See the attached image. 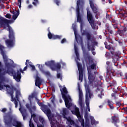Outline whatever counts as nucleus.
<instances>
[{
  "label": "nucleus",
  "mask_w": 127,
  "mask_h": 127,
  "mask_svg": "<svg viewBox=\"0 0 127 127\" xmlns=\"http://www.w3.org/2000/svg\"><path fill=\"white\" fill-rule=\"evenodd\" d=\"M18 15H19V9L17 11V13L16 14H14L12 15V19L14 20H15V19H16V18H17V17H18Z\"/></svg>",
  "instance_id": "nucleus-33"
},
{
  "label": "nucleus",
  "mask_w": 127,
  "mask_h": 127,
  "mask_svg": "<svg viewBox=\"0 0 127 127\" xmlns=\"http://www.w3.org/2000/svg\"><path fill=\"white\" fill-rule=\"evenodd\" d=\"M88 69V78L89 81V84L90 86H92L93 88H96L95 89V92L96 93H99V91H100V88L101 86L99 85V83L96 81V75L92 73V72H89V68Z\"/></svg>",
  "instance_id": "nucleus-4"
},
{
  "label": "nucleus",
  "mask_w": 127,
  "mask_h": 127,
  "mask_svg": "<svg viewBox=\"0 0 127 127\" xmlns=\"http://www.w3.org/2000/svg\"><path fill=\"white\" fill-rule=\"evenodd\" d=\"M10 20H7V19H2L1 21L0 27H3V29H5L6 27H8V34H15L13 29L10 25H9V23Z\"/></svg>",
  "instance_id": "nucleus-7"
},
{
  "label": "nucleus",
  "mask_w": 127,
  "mask_h": 127,
  "mask_svg": "<svg viewBox=\"0 0 127 127\" xmlns=\"http://www.w3.org/2000/svg\"><path fill=\"white\" fill-rule=\"evenodd\" d=\"M39 68L40 69V70L41 71V73L45 75L46 76H50L51 74L50 72L49 71H46L45 70H44V68H43V65L38 64Z\"/></svg>",
  "instance_id": "nucleus-23"
},
{
  "label": "nucleus",
  "mask_w": 127,
  "mask_h": 127,
  "mask_svg": "<svg viewBox=\"0 0 127 127\" xmlns=\"http://www.w3.org/2000/svg\"><path fill=\"white\" fill-rule=\"evenodd\" d=\"M105 48L110 51V53L112 54V56H115V55H116V52H115L116 49H115V48L111 47V45H108L105 46Z\"/></svg>",
  "instance_id": "nucleus-24"
},
{
  "label": "nucleus",
  "mask_w": 127,
  "mask_h": 127,
  "mask_svg": "<svg viewBox=\"0 0 127 127\" xmlns=\"http://www.w3.org/2000/svg\"><path fill=\"white\" fill-rule=\"evenodd\" d=\"M106 65H107L106 69H112L113 64H112V62L110 61H107L106 62Z\"/></svg>",
  "instance_id": "nucleus-32"
},
{
  "label": "nucleus",
  "mask_w": 127,
  "mask_h": 127,
  "mask_svg": "<svg viewBox=\"0 0 127 127\" xmlns=\"http://www.w3.org/2000/svg\"><path fill=\"white\" fill-rule=\"evenodd\" d=\"M48 37L49 39H54V40H56V39H61L62 38V36H60L59 35H54L52 34V33H48Z\"/></svg>",
  "instance_id": "nucleus-18"
},
{
  "label": "nucleus",
  "mask_w": 127,
  "mask_h": 127,
  "mask_svg": "<svg viewBox=\"0 0 127 127\" xmlns=\"http://www.w3.org/2000/svg\"><path fill=\"white\" fill-rule=\"evenodd\" d=\"M72 113L73 115H75V116L77 117L79 121L81 122L82 127H84V125L85 124V121L84 119H83V118L81 117V115H80V111H79V108L76 107L75 108V110L72 111Z\"/></svg>",
  "instance_id": "nucleus-13"
},
{
  "label": "nucleus",
  "mask_w": 127,
  "mask_h": 127,
  "mask_svg": "<svg viewBox=\"0 0 127 127\" xmlns=\"http://www.w3.org/2000/svg\"><path fill=\"white\" fill-rule=\"evenodd\" d=\"M91 123L92 125H95V124H96V120H95V119H91Z\"/></svg>",
  "instance_id": "nucleus-58"
},
{
  "label": "nucleus",
  "mask_w": 127,
  "mask_h": 127,
  "mask_svg": "<svg viewBox=\"0 0 127 127\" xmlns=\"http://www.w3.org/2000/svg\"><path fill=\"white\" fill-rule=\"evenodd\" d=\"M9 39L5 40V43L7 47H12L15 43V34H8Z\"/></svg>",
  "instance_id": "nucleus-11"
},
{
  "label": "nucleus",
  "mask_w": 127,
  "mask_h": 127,
  "mask_svg": "<svg viewBox=\"0 0 127 127\" xmlns=\"http://www.w3.org/2000/svg\"><path fill=\"white\" fill-rule=\"evenodd\" d=\"M18 2L19 5V8H20V7H21V0H18Z\"/></svg>",
  "instance_id": "nucleus-60"
},
{
  "label": "nucleus",
  "mask_w": 127,
  "mask_h": 127,
  "mask_svg": "<svg viewBox=\"0 0 127 127\" xmlns=\"http://www.w3.org/2000/svg\"><path fill=\"white\" fill-rule=\"evenodd\" d=\"M54 68H55V71H57L58 72V70H60L61 69V64L58 63L57 64H55Z\"/></svg>",
  "instance_id": "nucleus-30"
},
{
  "label": "nucleus",
  "mask_w": 127,
  "mask_h": 127,
  "mask_svg": "<svg viewBox=\"0 0 127 127\" xmlns=\"http://www.w3.org/2000/svg\"><path fill=\"white\" fill-rule=\"evenodd\" d=\"M108 31L110 33V34H113L114 33L113 30H111V29H109V30Z\"/></svg>",
  "instance_id": "nucleus-63"
},
{
  "label": "nucleus",
  "mask_w": 127,
  "mask_h": 127,
  "mask_svg": "<svg viewBox=\"0 0 127 127\" xmlns=\"http://www.w3.org/2000/svg\"><path fill=\"white\" fill-rule=\"evenodd\" d=\"M29 127H34V124L32 123V121H31V119L29 121Z\"/></svg>",
  "instance_id": "nucleus-52"
},
{
  "label": "nucleus",
  "mask_w": 127,
  "mask_h": 127,
  "mask_svg": "<svg viewBox=\"0 0 127 127\" xmlns=\"http://www.w3.org/2000/svg\"><path fill=\"white\" fill-rule=\"evenodd\" d=\"M54 2H55V3L57 4V5L59 6L60 4V1L59 0H54Z\"/></svg>",
  "instance_id": "nucleus-55"
},
{
  "label": "nucleus",
  "mask_w": 127,
  "mask_h": 127,
  "mask_svg": "<svg viewBox=\"0 0 127 127\" xmlns=\"http://www.w3.org/2000/svg\"><path fill=\"white\" fill-rule=\"evenodd\" d=\"M86 10L87 20L89 21V23H90V25H91L92 28H93V29H97L98 28V26H97V24H96V23H95V20H94L92 12L90 11L89 8H87Z\"/></svg>",
  "instance_id": "nucleus-8"
},
{
  "label": "nucleus",
  "mask_w": 127,
  "mask_h": 127,
  "mask_svg": "<svg viewBox=\"0 0 127 127\" xmlns=\"http://www.w3.org/2000/svg\"><path fill=\"white\" fill-rule=\"evenodd\" d=\"M45 65L46 66H49L50 67L51 69L52 70V71H55L56 69L55 67H54V66H55V62L54 61H51L50 62H48L45 63Z\"/></svg>",
  "instance_id": "nucleus-21"
},
{
  "label": "nucleus",
  "mask_w": 127,
  "mask_h": 127,
  "mask_svg": "<svg viewBox=\"0 0 127 127\" xmlns=\"http://www.w3.org/2000/svg\"><path fill=\"white\" fill-rule=\"evenodd\" d=\"M113 26V28H114V29H119L120 28H119V23H117V24H114L113 25H112Z\"/></svg>",
  "instance_id": "nucleus-44"
},
{
  "label": "nucleus",
  "mask_w": 127,
  "mask_h": 127,
  "mask_svg": "<svg viewBox=\"0 0 127 127\" xmlns=\"http://www.w3.org/2000/svg\"><path fill=\"white\" fill-rule=\"evenodd\" d=\"M63 99L64 101L65 107L67 109H70V107L72 106V103L69 102V100H71V97L69 95H66L65 94H63Z\"/></svg>",
  "instance_id": "nucleus-14"
},
{
  "label": "nucleus",
  "mask_w": 127,
  "mask_h": 127,
  "mask_svg": "<svg viewBox=\"0 0 127 127\" xmlns=\"http://www.w3.org/2000/svg\"><path fill=\"white\" fill-rule=\"evenodd\" d=\"M34 97H35V94H34V93H32L31 95L29 96L28 100H29L30 104H31V99H33V98H34Z\"/></svg>",
  "instance_id": "nucleus-36"
},
{
  "label": "nucleus",
  "mask_w": 127,
  "mask_h": 127,
  "mask_svg": "<svg viewBox=\"0 0 127 127\" xmlns=\"http://www.w3.org/2000/svg\"><path fill=\"white\" fill-rule=\"evenodd\" d=\"M1 71H2V69L1 68H0V75L1 76H4L6 74H8L9 76H12L13 79H15L16 82H20V72L19 71H17L16 72L12 68L7 69L3 72H1Z\"/></svg>",
  "instance_id": "nucleus-3"
},
{
  "label": "nucleus",
  "mask_w": 127,
  "mask_h": 127,
  "mask_svg": "<svg viewBox=\"0 0 127 127\" xmlns=\"http://www.w3.org/2000/svg\"><path fill=\"white\" fill-rule=\"evenodd\" d=\"M116 105L118 107L117 110H119V108H120V107H121V106H122V103H121V102L117 101L116 102Z\"/></svg>",
  "instance_id": "nucleus-45"
},
{
  "label": "nucleus",
  "mask_w": 127,
  "mask_h": 127,
  "mask_svg": "<svg viewBox=\"0 0 127 127\" xmlns=\"http://www.w3.org/2000/svg\"><path fill=\"white\" fill-rule=\"evenodd\" d=\"M106 18L107 19H110L111 18V16L109 14L106 15Z\"/></svg>",
  "instance_id": "nucleus-64"
},
{
  "label": "nucleus",
  "mask_w": 127,
  "mask_h": 127,
  "mask_svg": "<svg viewBox=\"0 0 127 127\" xmlns=\"http://www.w3.org/2000/svg\"><path fill=\"white\" fill-rule=\"evenodd\" d=\"M105 57L108 59H111L112 57H111V55H110V53L106 52L105 54Z\"/></svg>",
  "instance_id": "nucleus-41"
},
{
  "label": "nucleus",
  "mask_w": 127,
  "mask_h": 127,
  "mask_svg": "<svg viewBox=\"0 0 127 127\" xmlns=\"http://www.w3.org/2000/svg\"><path fill=\"white\" fill-rule=\"evenodd\" d=\"M85 5V0H78L76 2V15L77 17V21L79 23H80V31L81 35L82 36H86L87 42L90 41L91 39H94V37L92 36V34L90 33L86 30H83L84 27V22H83V19H82V16H81V13L80 12V9L81 11H83V7Z\"/></svg>",
  "instance_id": "nucleus-1"
},
{
  "label": "nucleus",
  "mask_w": 127,
  "mask_h": 127,
  "mask_svg": "<svg viewBox=\"0 0 127 127\" xmlns=\"http://www.w3.org/2000/svg\"><path fill=\"white\" fill-rule=\"evenodd\" d=\"M89 117V115H88V113L85 112L84 114V118L86 120H88V118Z\"/></svg>",
  "instance_id": "nucleus-56"
},
{
  "label": "nucleus",
  "mask_w": 127,
  "mask_h": 127,
  "mask_svg": "<svg viewBox=\"0 0 127 127\" xmlns=\"http://www.w3.org/2000/svg\"><path fill=\"white\" fill-rule=\"evenodd\" d=\"M116 41L118 42L120 46H124V42L122 40L118 39V40H117Z\"/></svg>",
  "instance_id": "nucleus-38"
},
{
  "label": "nucleus",
  "mask_w": 127,
  "mask_h": 127,
  "mask_svg": "<svg viewBox=\"0 0 127 127\" xmlns=\"http://www.w3.org/2000/svg\"><path fill=\"white\" fill-rule=\"evenodd\" d=\"M75 40L78 44H80V45H83V38L82 37L79 36L78 37L76 35V33L74 32Z\"/></svg>",
  "instance_id": "nucleus-25"
},
{
  "label": "nucleus",
  "mask_w": 127,
  "mask_h": 127,
  "mask_svg": "<svg viewBox=\"0 0 127 127\" xmlns=\"http://www.w3.org/2000/svg\"><path fill=\"white\" fill-rule=\"evenodd\" d=\"M0 54L2 56H3V55H5V53H4V51H3V47L2 46L0 47Z\"/></svg>",
  "instance_id": "nucleus-37"
},
{
  "label": "nucleus",
  "mask_w": 127,
  "mask_h": 127,
  "mask_svg": "<svg viewBox=\"0 0 127 127\" xmlns=\"http://www.w3.org/2000/svg\"><path fill=\"white\" fill-rule=\"evenodd\" d=\"M87 48L88 49V51H95V46H92V47H91V46L90 45V41L87 42Z\"/></svg>",
  "instance_id": "nucleus-29"
},
{
  "label": "nucleus",
  "mask_w": 127,
  "mask_h": 127,
  "mask_svg": "<svg viewBox=\"0 0 127 127\" xmlns=\"http://www.w3.org/2000/svg\"><path fill=\"white\" fill-rule=\"evenodd\" d=\"M90 68L92 70H94V69H96V64H92L90 65Z\"/></svg>",
  "instance_id": "nucleus-51"
},
{
  "label": "nucleus",
  "mask_w": 127,
  "mask_h": 127,
  "mask_svg": "<svg viewBox=\"0 0 127 127\" xmlns=\"http://www.w3.org/2000/svg\"><path fill=\"white\" fill-rule=\"evenodd\" d=\"M122 16L124 17V19H125V20H126V21H127V13H122Z\"/></svg>",
  "instance_id": "nucleus-42"
},
{
  "label": "nucleus",
  "mask_w": 127,
  "mask_h": 127,
  "mask_svg": "<svg viewBox=\"0 0 127 127\" xmlns=\"http://www.w3.org/2000/svg\"><path fill=\"white\" fill-rule=\"evenodd\" d=\"M106 74L107 77H110L111 78L114 77V72L112 71V68L107 69Z\"/></svg>",
  "instance_id": "nucleus-26"
},
{
  "label": "nucleus",
  "mask_w": 127,
  "mask_h": 127,
  "mask_svg": "<svg viewBox=\"0 0 127 127\" xmlns=\"http://www.w3.org/2000/svg\"><path fill=\"white\" fill-rule=\"evenodd\" d=\"M5 17L6 18L10 19L11 18V15L10 13H7L5 15Z\"/></svg>",
  "instance_id": "nucleus-54"
},
{
  "label": "nucleus",
  "mask_w": 127,
  "mask_h": 127,
  "mask_svg": "<svg viewBox=\"0 0 127 127\" xmlns=\"http://www.w3.org/2000/svg\"><path fill=\"white\" fill-rule=\"evenodd\" d=\"M112 123L114 124L116 127H119V124H120V118L118 116L114 115L112 116Z\"/></svg>",
  "instance_id": "nucleus-17"
},
{
  "label": "nucleus",
  "mask_w": 127,
  "mask_h": 127,
  "mask_svg": "<svg viewBox=\"0 0 127 127\" xmlns=\"http://www.w3.org/2000/svg\"><path fill=\"white\" fill-rule=\"evenodd\" d=\"M79 90V100L78 103L81 107V110H83V108L85 107V105L83 103V92L82 90L80 89V87L78 88Z\"/></svg>",
  "instance_id": "nucleus-15"
},
{
  "label": "nucleus",
  "mask_w": 127,
  "mask_h": 127,
  "mask_svg": "<svg viewBox=\"0 0 127 127\" xmlns=\"http://www.w3.org/2000/svg\"><path fill=\"white\" fill-rule=\"evenodd\" d=\"M107 105L109 106L111 110H114V109H115V107H114V102L110 100V99L107 100Z\"/></svg>",
  "instance_id": "nucleus-27"
},
{
  "label": "nucleus",
  "mask_w": 127,
  "mask_h": 127,
  "mask_svg": "<svg viewBox=\"0 0 127 127\" xmlns=\"http://www.w3.org/2000/svg\"><path fill=\"white\" fill-rule=\"evenodd\" d=\"M3 118L4 125L7 127H22V123L17 120V118L12 115L10 112L5 113Z\"/></svg>",
  "instance_id": "nucleus-2"
},
{
  "label": "nucleus",
  "mask_w": 127,
  "mask_h": 127,
  "mask_svg": "<svg viewBox=\"0 0 127 127\" xmlns=\"http://www.w3.org/2000/svg\"><path fill=\"white\" fill-rule=\"evenodd\" d=\"M3 59L4 60V62H7L8 60H7V57L6 56V55H4L2 56Z\"/></svg>",
  "instance_id": "nucleus-46"
},
{
  "label": "nucleus",
  "mask_w": 127,
  "mask_h": 127,
  "mask_svg": "<svg viewBox=\"0 0 127 127\" xmlns=\"http://www.w3.org/2000/svg\"><path fill=\"white\" fill-rule=\"evenodd\" d=\"M51 102L52 103H53V104H54L55 102V95H53L51 98Z\"/></svg>",
  "instance_id": "nucleus-47"
},
{
  "label": "nucleus",
  "mask_w": 127,
  "mask_h": 127,
  "mask_svg": "<svg viewBox=\"0 0 127 127\" xmlns=\"http://www.w3.org/2000/svg\"><path fill=\"white\" fill-rule=\"evenodd\" d=\"M57 77L58 79H60V80H62V75H61V73H58L57 74Z\"/></svg>",
  "instance_id": "nucleus-49"
},
{
  "label": "nucleus",
  "mask_w": 127,
  "mask_h": 127,
  "mask_svg": "<svg viewBox=\"0 0 127 127\" xmlns=\"http://www.w3.org/2000/svg\"><path fill=\"white\" fill-rule=\"evenodd\" d=\"M5 81V78L3 75H0V82L2 83Z\"/></svg>",
  "instance_id": "nucleus-39"
},
{
  "label": "nucleus",
  "mask_w": 127,
  "mask_h": 127,
  "mask_svg": "<svg viewBox=\"0 0 127 127\" xmlns=\"http://www.w3.org/2000/svg\"><path fill=\"white\" fill-rule=\"evenodd\" d=\"M28 64H29V66L32 65V63H31V62H29V60H27L26 61V63H25V65L28 66Z\"/></svg>",
  "instance_id": "nucleus-43"
},
{
  "label": "nucleus",
  "mask_w": 127,
  "mask_h": 127,
  "mask_svg": "<svg viewBox=\"0 0 127 127\" xmlns=\"http://www.w3.org/2000/svg\"><path fill=\"white\" fill-rule=\"evenodd\" d=\"M4 87H5V88H6V91L7 94H8V95H10L11 98H13V94L14 93V91H16V99L17 100V101H19V96L21 95L20 90L16 89V88L13 86L10 87V86L8 84L4 85Z\"/></svg>",
  "instance_id": "nucleus-6"
},
{
  "label": "nucleus",
  "mask_w": 127,
  "mask_h": 127,
  "mask_svg": "<svg viewBox=\"0 0 127 127\" xmlns=\"http://www.w3.org/2000/svg\"><path fill=\"white\" fill-rule=\"evenodd\" d=\"M39 121L42 125H45V120H44V118L41 116L39 117Z\"/></svg>",
  "instance_id": "nucleus-35"
},
{
  "label": "nucleus",
  "mask_w": 127,
  "mask_h": 127,
  "mask_svg": "<svg viewBox=\"0 0 127 127\" xmlns=\"http://www.w3.org/2000/svg\"><path fill=\"white\" fill-rule=\"evenodd\" d=\"M31 118H32L34 121H35V119H36V115L33 114L31 115Z\"/></svg>",
  "instance_id": "nucleus-57"
},
{
  "label": "nucleus",
  "mask_w": 127,
  "mask_h": 127,
  "mask_svg": "<svg viewBox=\"0 0 127 127\" xmlns=\"http://www.w3.org/2000/svg\"><path fill=\"white\" fill-rule=\"evenodd\" d=\"M39 106L42 108V111L47 115V117H48V119L49 120H52L51 110L48 108V106L44 105L42 102L40 103Z\"/></svg>",
  "instance_id": "nucleus-10"
},
{
  "label": "nucleus",
  "mask_w": 127,
  "mask_h": 127,
  "mask_svg": "<svg viewBox=\"0 0 127 127\" xmlns=\"http://www.w3.org/2000/svg\"><path fill=\"white\" fill-rule=\"evenodd\" d=\"M127 28L126 27H123V29H118V30L116 32V33L117 34H119L120 36H124L125 33L127 32Z\"/></svg>",
  "instance_id": "nucleus-19"
},
{
  "label": "nucleus",
  "mask_w": 127,
  "mask_h": 127,
  "mask_svg": "<svg viewBox=\"0 0 127 127\" xmlns=\"http://www.w3.org/2000/svg\"><path fill=\"white\" fill-rule=\"evenodd\" d=\"M65 42H67V40H66L65 38L63 39L61 41L62 44L65 43Z\"/></svg>",
  "instance_id": "nucleus-59"
},
{
  "label": "nucleus",
  "mask_w": 127,
  "mask_h": 127,
  "mask_svg": "<svg viewBox=\"0 0 127 127\" xmlns=\"http://www.w3.org/2000/svg\"><path fill=\"white\" fill-rule=\"evenodd\" d=\"M61 92L62 93V98H63V95H67V94H68V91H67V88H66V87H64L62 89H60Z\"/></svg>",
  "instance_id": "nucleus-28"
},
{
  "label": "nucleus",
  "mask_w": 127,
  "mask_h": 127,
  "mask_svg": "<svg viewBox=\"0 0 127 127\" xmlns=\"http://www.w3.org/2000/svg\"><path fill=\"white\" fill-rule=\"evenodd\" d=\"M91 41L92 42V43H93V45H92L93 46H98V44H99V43H98V42H97V41L95 40V38L93 37V39H91L90 41H89V42Z\"/></svg>",
  "instance_id": "nucleus-34"
},
{
  "label": "nucleus",
  "mask_w": 127,
  "mask_h": 127,
  "mask_svg": "<svg viewBox=\"0 0 127 127\" xmlns=\"http://www.w3.org/2000/svg\"><path fill=\"white\" fill-rule=\"evenodd\" d=\"M14 104H15V108H17V106H18V102H17L16 100H15Z\"/></svg>",
  "instance_id": "nucleus-61"
},
{
  "label": "nucleus",
  "mask_w": 127,
  "mask_h": 127,
  "mask_svg": "<svg viewBox=\"0 0 127 127\" xmlns=\"http://www.w3.org/2000/svg\"><path fill=\"white\" fill-rule=\"evenodd\" d=\"M83 56L85 59L88 60V63L89 64H94V60L90 56V54L88 52L84 51L83 52Z\"/></svg>",
  "instance_id": "nucleus-16"
},
{
  "label": "nucleus",
  "mask_w": 127,
  "mask_h": 127,
  "mask_svg": "<svg viewBox=\"0 0 127 127\" xmlns=\"http://www.w3.org/2000/svg\"><path fill=\"white\" fill-rule=\"evenodd\" d=\"M21 113L22 114L23 120H26V118L27 117V113H26V110L21 111Z\"/></svg>",
  "instance_id": "nucleus-31"
},
{
  "label": "nucleus",
  "mask_w": 127,
  "mask_h": 127,
  "mask_svg": "<svg viewBox=\"0 0 127 127\" xmlns=\"http://www.w3.org/2000/svg\"><path fill=\"white\" fill-rule=\"evenodd\" d=\"M111 23H112V25H114V24H116L118 23V21L116 20L115 19H112L111 21Z\"/></svg>",
  "instance_id": "nucleus-50"
},
{
  "label": "nucleus",
  "mask_w": 127,
  "mask_h": 127,
  "mask_svg": "<svg viewBox=\"0 0 127 127\" xmlns=\"http://www.w3.org/2000/svg\"><path fill=\"white\" fill-rule=\"evenodd\" d=\"M98 92H100L101 94H98V96L100 99H103V96H102V93L103 91L101 90V87H100V91H99Z\"/></svg>",
  "instance_id": "nucleus-48"
},
{
  "label": "nucleus",
  "mask_w": 127,
  "mask_h": 127,
  "mask_svg": "<svg viewBox=\"0 0 127 127\" xmlns=\"http://www.w3.org/2000/svg\"><path fill=\"white\" fill-rule=\"evenodd\" d=\"M43 81V79L40 78L39 76H37L35 80V86L40 89V86H41Z\"/></svg>",
  "instance_id": "nucleus-22"
},
{
  "label": "nucleus",
  "mask_w": 127,
  "mask_h": 127,
  "mask_svg": "<svg viewBox=\"0 0 127 127\" xmlns=\"http://www.w3.org/2000/svg\"><path fill=\"white\" fill-rule=\"evenodd\" d=\"M30 66L31 67L32 71H35V66L32 65Z\"/></svg>",
  "instance_id": "nucleus-62"
},
{
  "label": "nucleus",
  "mask_w": 127,
  "mask_h": 127,
  "mask_svg": "<svg viewBox=\"0 0 127 127\" xmlns=\"http://www.w3.org/2000/svg\"><path fill=\"white\" fill-rule=\"evenodd\" d=\"M68 114H69V110H68V109L64 108L63 110V116L64 117V118L66 119L67 122H68V123H70L71 121H72V119H71V118H67V117H66V116Z\"/></svg>",
  "instance_id": "nucleus-20"
},
{
  "label": "nucleus",
  "mask_w": 127,
  "mask_h": 127,
  "mask_svg": "<svg viewBox=\"0 0 127 127\" xmlns=\"http://www.w3.org/2000/svg\"><path fill=\"white\" fill-rule=\"evenodd\" d=\"M89 5L93 13L95 14V17L97 18V16L100 15V13L99 7H98L97 4L95 3V0H89Z\"/></svg>",
  "instance_id": "nucleus-9"
},
{
  "label": "nucleus",
  "mask_w": 127,
  "mask_h": 127,
  "mask_svg": "<svg viewBox=\"0 0 127 127\" xmlns=\"http://www.w3.org/2000/svg\"><path fill=\"white\" fill-rule=\"evenodd\" d=\"M4 63H5V67H6L7 69H11V68H10V63H7V62H4Z\"/></svg>",
  "instance_id": "nucleus-40"
},
{
  "label": "nucleus",
  "mask_w": 127,
  "mask_h": 127,
  "mask_svg": "<svg viewBox=\"0 0 127 127\" xmlns=\"http://www.w3.org/2000/svg\"><path fill=\"white\" fill-rule=\"evenodd\" d=\"M85 88L86 91L85 99H86V105L88 109H90V105L89 104V102L87 101L88 98L91 99V97L93 96V93H91V89H90V85L87 83L85 84Z\"/></svg>",
  "instance_id": "nucleus-12"
},
{
  "label": "nucleus",
  "mask_w": 127,
  "mask_h": 127,
  "mask_svg": "<svg viewBox=\"0 0 127 127\" xmlns=\"http://www.w3.org/2000/svg\"><path fill=\"white\" fill-rule=\"evenodd\" d=\"M74 51L75 53L76 56V59L77 61H76V63L77 65V68L79 71V79L80 81H83V79L84 78V75H83V72H84V68H83V66H82V64L79 63V60L80 61V58L79 57L80 56V55L79 54V52H78V48L76 46V44H74Z\"/></svg>",
  "instance_id": "nucleus-5"
},
{
  "label": "nucleus",
  "mask_w": 127,
  "mask_h": 127,
  "mask_svg": "<svg viewBox=\"0 0 127 127\" xmlns=\"http://www.w3.org/2000/svg\"><path fill=\"white\" fill-rule=\"evenodd\" d=\"M117 94L116 93H112L111 94V97H112V98H114V100H117Z\"/></svg>",
  "instance_id": "nucleus-53"
}]
</instances>
